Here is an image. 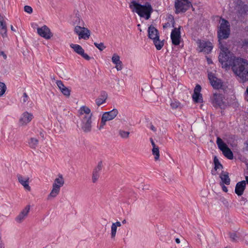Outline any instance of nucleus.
Returning a JSON list of instances; mask_svg holds the SVG:
<instances>
[{"mask_svg": "<svg viewBox=\"0 0 248 248\" xmlns=\"http://www.w3.org/2000/svg\"><path fill=\"white\" fill-rule=\"evenodd\" d=\"M219 48L221 51L218 56V61L222 67L226 70L231 66L232 68L237 58L229 51L226 45H219Z\"/></svg>", "mask_w": 248, "mask_h": 248, "instance_id": "nucleus-1", "label": "nucleus"}, {"mask_svg": "<svg viewBox=\"0 0 248 248\" xmlns=\"http://www.w3.org/2000/svg\"><path fill=\"white\" fill-rule=\"evenodd\" d=\"M232 69L243 81L248 80V62L247 60L237 58Z\"/></svg>", "mask_w": 248, "mask_h": 248, "instance_id": "nucleus-2", "label": "nucleus"}, {"mask_svg": "<svg viewBox=\"0 0 248 248\" xmlns=\"http://www.w3.org/2000/svg\"><path fill=\"white\" fill-rule=\"evenodd\" d=\"M129 7L133 12L137 13L140 16L145 17L146 19L150 18L153 11L151 5L148 2H146L144 5H141L135 0H132Z\"/></svg>", "mask_w": 248, "mask_h": 248, "instance_id": "nucleus-3", "label": "nucleus"}, {"mask_svg": "<svg viewBox=\"0 0 248 248\" xmlns=\"http://www.w3.org/2000/svg\"><path fill=\"white\" fill-rule=\"evenodd\" d=\"M219 23L220 25L217 31L219 45H226L222 40L228 38L230 35V24L228 20L222 18Z\"/></svg>", "mask_w": 248, "mask_h": 248, "instance_id": "nucleus-4", "label": "nucleus"}, {"mask_svg": "<svg viewBox=\"0 0 248 248\" xmlns=\"http://www.w3.org/2000/svg\"><path fill=\"white\" fill-rule=\"evenodd\" d=\"M217 144L218 148L222 152L223 155L229 159H232L233 155L232 152L219 137L217 139Z\"/></svg>", "mask_w": 248, "mask_h": 248, "instance_id": "nucleus-5", "label": "nucleus"}, {"mask_svg": "<svg viewBox=\"0 0 248 248\" xmlns=\"http://www.w3.org/2000/svg\"><path fill=\"white\" fill-rule=\"evenodd\" d=\"M191 6V2L188 0H176L174 4L175 13H185Z\"/></svg>", "mask_w": 248, "mask_h": 248, "instance_id": "nucleus-6", "label": "nucleus"}, {"mask_svg": "<svg viewBox=\"0 0 248 248\" xmlns=\"http://www.w3.org/2000/svg\"><path fill=\"white\" fill-rule=\"evenodd\" d=\"M118 114V111L116 108H114L111 111L104 112L101 118V122L99 129H101L103 128L104 126L106 124V122L113 120Z\"/></svg>", "mask_w": 248, "mask_h": 248, "instance_id": "nucleus-7", "label": "nucleus"}, {"mask_svg": "<svg viewBox=\"0 0 248 248\" xmlns=\"http://www.w3.org/2000/svg\"><path fill=\"white\" fill-rule=\"evenodd\" d=\"M223 95L220 93H214L210 99L212 105L215 108H223L225 107V102L223 101Z\"/></svg>", "mask_w": 248, "mask_h": 248, "instance_id": "nucleus-8", "label": "nucleus"}, {"mask_svg": "<svg viewBox=\"0 0 248 248\" xmlns=\"http://www.w3.org/2000/svg\"><path fill=\"white\" fill-rule=\"evenodd\" d=\"M75 32L78 35L79 39H83L87 40L89 38L90 36V31L87 28L81 27L80 26L77 25L75 27Z\"/></svg>", "mask_w": 248, "mask_h": 248, "instance_id": "nucleus-9", "label": "nucleus"}, {"mask_svg": "<svg viewBox=\"0 0 248 248\" xmlns=\"http://www.w3.org/2000/svg\"><path fill=\"white\" fill-rule=\"evenodd\" d=\"M92 117L91 116H83L80 117L81 123V128L84 132H89L92 129Z\"/></svg>", "mask_w": 248, "mask_h": 248, "instance_id": "nucleus-10", "label": "nucleus"}, {"mask_svg": "<svg viewBox=\"0 0 248 248\" xmlns=\"http://www.w3.org/2000/svg\"><path fill=\"white\" fill-rule=\"evenodd\" d=\"M37 31L40 36L47 40L50 39L53 36L50 29L46 25H44L41 28H38Z\"/></svg>", "mask_w": 248, "mask_h": 248, "instance_id": "nucleus-11", "label": "nucleus"}, {"mask_svg": "<svg viewBox=\"0 0 248 248\" xmlns=\"http://www.w3.org/2000/svg\"><path fill=\"white\" fill-rule=\"evenodd\" d=\"M170 38L173 45L178 46L180 44L181 39L180 27L178 28H175L172 30L170 34Z\"/></svg>", "mask_w": 248, "mask_h": 248, "instance_id": "nucleus-12", "label": "nucleus"}, {"mask_svg": "<svg viewBox=\"0 0 248 248\" xmlns=\"http://www.w3.org/2000/svg\"><path fill=\"white\" fill-rule=\"evenodd\" d=\"M208 78L214 89H219L222 88V83L221 79L217 78L213 74L210 73L208 74Z\"/></svg>", "mask_w": 248, "mask_h": 248, "instance_id": "nucleus-13", "label": "nucleus"}, {"mask_svg": "<svg viewBox=\"0 0 248 248\" xmlns=\"http://www.w3.org/2000/svg\"><path fill=\"white\" fill-rule=\"evenodd\" d=\"M70 46L77 53L81 56L85 60L89 61L91 59V57L84 53V49L80 45L71 44Z\"/></svg>", "mask_w": 248, "mask_h": 248, "instance_id": "nucleus-14", "label": "nucleus"}, {"mask_svg": "<svg viewBox=\"0 0 248 248\" xmlns=\"http://www.w3.org/2000/svg\"><path fill=\"white\" fill-rule=\"evenodd\" d=\"M30 210V205H27L25 208L16 217V220L18 223L21 222L28 215Z\"/></svg>", "mask_w": 248, "mask_h": 248, "instance_id": "nucleus-15", "label": "nucleus"}, {"mask_svg": "<svg viewBox=\"0 0 248 248\" xmlns=\"http://www.w3.org/2000/svg\"><path fill=\"white\" fill-rule=\"evenodd\" d=\"M148 37L154 40L155 39L156 37H159L158 30L153 25H150L148 29Z\"/></svg>", "mask_w": 248, "mask_h": 248, "instance_id": "nucleus-16", "label": "nucleus"}, {"mask_svg": "<svg viewBox=\"0 0 248 248\" xmlns=\"http://www.w3.org/2000/svg\"><path fill=\"white\" fill-rule=\"evenodd\" d=\"M32 118L33 115L32 114L28 112H25L22 114L19 119V122L22 124H26L31 122Z\"/></svg>", "mask_w": 248, "mask_h": 248, "instance_id": "nucleus-17", "label": "nucleus"}, {"mask_svg": "<svg viewBox=\"0 0 248 248\" xmlns=\"http://www.w3.org/2000/svg\"><path fill=\"white\" fill-rule=\"evenodd\" d=\"M200 47L202 48V50L205 53H209L212 48L213 46L212 44L209 42H202L200 45Z\"/></svg>", "mask_w": 248, "mask_h": 248, "instance_id": "nucleus-18", "label": "nucleus"}, {"mask_svg": "<svg viewBox=\"0 0 248 248\" xmlns=\"http://www.w3.org/2000/svg\"><path fill=\"white\" fill-rule=\"evenodd\" d=\"M7 28L6 22L4 21V18L0 20V34L3 38L6 37L7 36Z\"/></svg>", "mask_w": 248, "mask_h": 248, "instance_id": "nucleus-19", "label": "nucleus"}, {"mask_svg": "<svg viewBox=\"0 0 248 248\" xmlns=\"http://www.w3.org/2000/svg\"><path fill=\"white\" fill-rule=\"evenodd\" d=\"M112 62L116 65V68L118 71L122 69V62L120 60V57L114 54L112 57Z\"/></svg>", "mask_w": 248, "mask_h": 248, "instance_id": "nucleus-20", "label": "nucleus"}, {"mask_svg": "<svg viewBox=\"0 0 248 248\" xmlns=\"http://www.w3.org/2000/svg\"><path fill=\"white\" fill-rule=\"evenodd\" d=\"M80 117L87 116V115L92 117L93 114L91 113V109L87 107L83 106L80 107L79 110Z\"/></svg>", "mask_w": 248, "mask_h": 248, "instance_id": "nucleus-21", "label": "nucleus"}, {"mask_svg": "<svg viewBox=\"0 0 248 248\" xmlns=\"http://www.w3.org/2000/svg\"><path fill=\"white\" fill-rule=\"evenodd\" d=\"M107 97L108 94L106 92H101L100 97L97 98L95 100V102L97 105L98 106H100L101 105L105 103L107 98Z\"/></svg>", "mask_w": 248, "mask_h": 248, "instance_id": "nucleus-22", "label": "nucleus"}, {"mask_svg": "<svg viewBox=\"0 0 248 248\" xmlns=\"http://www.w3.org/2000/svg\"><path fill=\"white\" fill-rule=\"evenodd\" d=\"M220 178L223 184L230 185V179L228 172L222 171L220 174Z\"/></svg>", "mask_w": 248, "mask_h": 248, "instance_id": "nucleus-23", "label": "nucleus"}, {"mask_svg": "<svg viewBox=\"0 0 248 248\" xmlns=\"http://www.w3.org/2000/svg\"><path fill=\"white\" fill-rule=\"evenodd\" d=\"M17 178L19 182L22 185V186H29L30 181L29 177H23L21 175H18Z\"/></svg>", "mask_w": 248, "mask_h": 248, "instance_id": "nucleus-24", "label": "nucleus"}, {"mask_svg": "<svg viewBox=\"0 0 248 248\" xmlns=\"http://www.w3.org/2000/svg\"><path fill=\"white\" fill-rule=\"evenodd\" d=\"M61 187H53L50 194L47 196V200H51V198L56 197L59 193Z\"/></svg>", "mask_w": 248, "mask_h": 248, "instance_id": "nucleus-25", "label": "nucleus"}, {"mask_svg": "<svg viewBox=\"0 0 248 248\" xmlns=\"http://www.w3.org/2000/svg\"><path fill=\"white\" fill-rule=\"evenodd\" d=\"M238 12L242 16L247 14L248 13V5L244 3L239 4Z\"/></svg>", "mask_w": 248, "mask_h": 248, "instance_id": "nucleus-26", "label": "nucleus"}, {"mask_svg": "<svg viewBox=\"0 0 248 248\" xmlns=\"http://www.w3.org/2000/svg\"><path fill=\"white\" fill-rule=\"evenodd\" d=\"M156 39L153 40L154 44L155 45L157 50H160L163 46L164 43V40L160 41L159 37H156Z\"/></svg>", "mask_w": 248, "mask_h": 248, "instance_id": "nucleus-27", "label": "nucleus"}, {"mask_svg": "<svg viewBox=\"0 0 248 248\" xmlns=\"http://www.w3.org/2000/svg\"><path fill=\"white\" fill-rule=\"evenodd\" d=\"M192 98L195 103H198L202 102V96L201 93H193Z\"/></svg>", "mask_w": 248, "mask_h": 248, "instance_id": "nucleus-28", "label": "nucleus"}, {"mask_svg": "<svg viewBox=\"0 0 248 248\" xmlns=\"http://www.w3.org/2000/svg\"><path fill=\"white\" fill-rule=\"evenodd\" d=\"M64 184V179L62 174H59L58 178H56L52 186H62Z\"/></svg>", "mask_w": 248, "mask_h": 248, "instance_id": "nucleus-29", "label": "nucleus"}, {"mask_svg": "<svg viewBox=\"0 0 248 248\" xmlns=\"http://www.w3.org/2000/svg\"><path fill=\"white\" fill-rule=\"evenodd\" d=\"M214 163L215 165L214 169L216 170L217 169H223L222 165L220 163L219 160L216 156L214 157Z\"/></svg>", "mask_w": 248, "mask_h": 248, "instance_id": "nucleus-30", "label": "nucleus"}, {"mask_svg": "<svg viewBox=\"0 0 248 248\" xmlns=\"http://www.w3.org/2000/svg\"><path fill=\"white\" fill-rule=\"evenodd\" d=\"M29 145L31 148L34 149L38 144V140L35 138H31L29 142Z\"/></svg>", "mask_w": 248, "mask_h": 248, "instance_id": "nucleus-31", "label": "nucleus"}, {"mask_svg": "<svg viewBox=\"0 0 248 248\" xmlns=\"http://www.w3.org/2000/svg\"><path fill=\"white\" fill-rule=\"evenodd\" d=\"M152 154L154 155H155V160H158L159 158L160 154L158 147L156 148H153L152 149Z\"/></svg>", "mask_w": 248, "mask_h": 248, "instance_id": "nucleus-32", "label": "nucleus"}, {"mask_svg": "<svg viewBox=\"0 0 248 248\" xmlns=\"http://www.w3.org/2000/svg\"><path fill=\"white\" fill-rule=\"evenodd\" d=\"M103 167V162L102 161H99L97 166L93 169V172L99 174V172L101 170Z\"/></svg>", "mask_w": 248, "mask_h": 248, "instance_id": "nucleus-33", "label": "nucleus"}, {"mask_svg": "<svg viewBox=\"0 0 248 248\" xmlns=\"http://www.w3.org/2000/svg\"><path fill=\"white\" fill-rule=\"evenodd\" d=\"M246 187H235V193L238 196H241L245 189Z\"/></svg>", "mask_w": 248, "mask_h": 248, "instance_id": "nucleus-34", "label": "nucleus"}, {"mask_svg": "<svg viewBox=\"0 0 248 248\" xmlns=\"http://www.w3.org/2000/svg\"><path fill=\"white\" fill-rule=\"evenodd\" d=\"M117 232V227L114 225V224H112L111 227V237L114 238L116 236Z\"/></svg>", "mask_w": 248, "mask_h": 248, "instance_id": "nucleus-35", "label": "nucleus"}, {"mask_svg": "<svg viewBox=\"0 0 248 248\" xmlns=\"http://www.w3.org/2000/svg\"><path fill=\"white\" fill-rule=\"evenodd\" d=\"M6 87L5 84L0 82V96H2L5 92Z\"/></svg>", "mask_w": 248, "mask_h": 248, "instance_id": "nucleus-36", "label": "nucleus"}, {"mask_svg": "<svg viewBox=\"0 0 248 248\" xmlns=\"http://www.w3.org/2000/svg\"><path fill=\"white\" fill-rule=\"evenodd\" d=\"M229 235L232 242H235L237 241L238 236L235 232H230Z\"/></svg>", "mask_w": 248, "mask_h": 248, "instance_id": "nucleus-37", "label": "nucleus"}, {"mask_svg": "<svg viewBox=\"0 0 248 248\" xmlns=\"http://www.w3.org/2000/svg\"><path fill=\"white\" fill-rule=\"evenodd\" d=\"M119 135L123 138H128L129 135V132L120 130L119 131Z\"/></svg>", "mask_w": 248, "mask_h": 248, "instance_id": "nucleus-38", "label": "nucleus"}, {"mask_svg": "<svg viewBox=\"0 0 248 248\" xmlns=\"http://www.w3.org/2000/svg\"><path fill=\"white\" fill-rule=\"evenodd\" d=\"M94 45L100 51L103 50L106 48V46H104L103 43H94Z\"/></svg>", "mask_w": 248, "mask_h": 248, "instance_id": "nucleus-39", "label": "nucleus"}, {"mask_svg": "<svg viewBox=\"0 0 248 248\" xmlns=\"http://www.w3.org/2000/svg\"><path fill=\"white\" fill-rule=\"evenodd\" d=\"M62 93L66 96H69L70 95L71 91L66 87L64 88L62 91H61Z\"/></svg>", "mask_w": 248, "mask_h": 248, "instance_id": "nucleus-40", "label": "nucleus"}, {"mask_svg": "<svg viewBox=\"0 0 248 248\" xmlns=\"http://www.w3.org/2000/svg\"><path fill=\"white\" fill-rule=\"evenodd\" d=\"M56 84L61 91L66 87L61 80H57Z\"/></svg>", "mask_w": 248, "mask_h": 248, "instance_id": "nucleus-41", "label": "nucleus"}, {"mask_svg": "<svg viewBox=\"0 0 248 248\" xmlns=\"http://www.w3.org/2000/svg\"><path fill=\"white\" fill-rule=\"evenodd\" d=\"M219 201L224 205L225 206L228 207L229 205V202L227 199H226L224 197H220Z\"/></svg>", "mask_w": 248, "mask_h": 248, "instance_id": "nucleus-42", "label": "nucleus"}, {"mask_svg": "<svg viewBox=\"0 0 248 248\" xmlns=\"http://www.w3.org/2000/svg\"><path fill=\"white\" fill-rule=\"evenodd\" d=\"M24 9V11L28 14H31L32 12V9L30 6H28V5L25 6Z\"/></svg>", "mask_w": 248, "mask_h": 248, "instance_id": "nucleus-43", "label": "nucleus"}, {"mask_svg": "<svg viewBox=\"0 0 248 248\" xmlns=\"http://www.w3.org/2000/svg\"><path fill=\"white\" fill-rule=\"evenodd\" d=\"M99 177V174H97L94 172H93L92 176V181L93 183H95L96 181L98 180Z\"/></svg>", "mask_w": 248, "mask_h": 248, "instance_id": "nucleus-44", "label": "nucleus"}, {"mask_svg": "<svg viewBox=\"0 0 248 248\" xmlns=\"http://www.w3.org/2000/svg\"><path fill=\"white\" fill-rule=\"evenodd\" d=\"M180 103L177 101H174L171 103L170 106L172 108H177L179 106Z\"/></svg>", "mask_w": 248, "mask_h": 248, "instance_id": "nucleus-45", "label": "nucleus"}, {"mask_svg": "<svg viewBox=\"0 0 248 248\" xmlns=\"http://www.w3.org/2000/svg\"><path fill=\"white\" fill-rule=\"evenodd\" d=\"M201 89V86L199 84H197L195 87L194 93H200Z\"/></svg>", "mask_w": 248, "mask_h": 248, "instance_id": "nucleus-46", "label": "nucleus"}, {"mask_svg": "<svg viewBox=\"0 0 248 248\" xmlns=\"http://www.w3.org/2000/svg\"><path fill=\"white\" fill-rule=\"evenodd\" d=\"M76 18L75 21V24H78V25H81L82 23L83 22L82 20L80 19L79 16H77L76 15V16L75 17Z\"/></svg>", "mask_w": 248, "mask_h": 248, "instance_id": "nucleus-47", "label": "nucleus"}, {"mask_svg": "<svg viewBox=\"0 0 248 248\" xmlns=\"http://www.w3.org/2000/svg\"><path fill=\"white\" fill-rule=\"evenodd\" d=\"M246 186V181L245 180H243L240 182H238L235 186Z\"/></svg>", "mask_w": 248, "mask_h": 248, "instance_id": "nucleus-48", "label": "nucleus"}, {"mask_svg": "<svg viewBox=\"0 0 248 248\" xmlns=\"http://www.w3.org/2000/svg\"><path fill=\"white\" fill-rule=\"evenodd\" d=\"M28 98L29 97L27 94L26 93H24L23 95V102L24 103L26 102V101H27Z\"/></svg>", "mask_w": 248, "mask_h": 248, "instance_id": "nucleus-49", "label": "nucleus"}, {"mask_svg": "<svg viewBox=\"0 0 248 248\" xmlns=\"http://www.w3.org/2000/svg\"><path fill=\"white\" fill-rule=\"evenodd\" d=\"M245 147L244 150L247 151L248 152V141H246L244 142Z\"/></svg>", "mask_w": 248, "mask_h": 248, "instance_id": "nucleus-50", "label": "nucleus"}, {"mask_svg": "<svg viewBox=\"0 0 248 248\" xmlns=\"http://www.w3.org/2000/svg\"><path fill=\"white\" fill-rule=\"evenodd\" d=\"M243 46H248V39H244L243 42Z\"/></svg>", "mask_w": 248, "mask_h": 248, "instance_id": "nucleus-51", "label": "nucleus"}, {"mask_svg": "<svg viewBox=\"0 0 248 248\" xmlns=\"http://www.w3.org/2000/svg\"><path fill=\"white\" fill-rule=\"evenodd\" d=\"M112 224H114V225L117 228V227L121 226V223L120 221H117L115 223H113Z\"/></svg>", "mask_w": 248, "mask_h": 248, "instance_id": "nucleus-52", "label": "nucleus"}, {"mask_svg": "<svg viewBox=\"0 0 248 248\" xmlns=\"http://www.w3.org/2000/svg\"><path fill=\"white\" fill-rule=\"evenodd\" d=\"M0 55H2L5 60L7 59V55L5 54V53L3 51L0 52Z\"/></svg>", "mask_w": 248, "mask_h": 248, "instance_id": "nucleus-53", "label": "nucleus"}, {"mask_svg": "<svg viewBox=\"0 0 248 248\" xmlns=\"http://www.w3.org/2000/svg\"><path fill=\"white\" fill-rule=\"evenodd\" d=\"M169 19L170 20V22L172 24V27H174L175 21H174L173 17L172 16H171V17H170Z\"/></svg>", "mask_w": 248, "mask_h": 248, "instance_id": "nucleus-54", "label": "nucleus"}, {"mask_svg": "<svg viewBox=\"0 0 248 248\" xmlns=\"http://www.w3.org/2000/svg\"><path fill=\"white\" fill-rule=\"evenodd\" d=\"M150 128L152 131L154 132L156 131V128L153 124H151Z\"/></svg>", "mask_w": 248, "mask_h": 248, "instance_id": "nucleus-55", "label": "nucleus"}, {"mask_svg": "<svg viewBox=\"0 0 248 248\" xmlns=\"http://www.w3.org/2000/svg\"><path fill=\"white\" fill-rule=\"evenodd\" d=\"M0 248H5L4 244L2 241H1V242H0Z\"/></svg>", "mask_w": 248, "mask_h": 248, "instance_id": "nucleus-56", "label": "nucleus"}, {"mask_svg": "<svg viewBox=\"0 0 248 248\" xmlns=\"http://www.w3.org/2000/svg\"><path fill=\"white\" fill-rule=\"evenodd\" d=\"M222 187V190L224 192H227L228 191V188H227L228 187Z\"/></svg>", "mask_w": 248, "mask_h": 248, "instance_id": "nucleus-57", "label": "nucleus"}, {"mask_svg": "<svg viewBox=\"0 0 248 248\" xmlns=\"http://www.w3.org/2000/svg\"><path fill=\"white\" fill-rule=\"evenodd\" d=\"M246 93H247V96L246 97V99L248 102V87H247V90H246Z\"/></svg>", "mask_w": 248, "mask_h": 248, "instance_id": "nucleus-58", "label": "nucleus"}, {"mask_svg": "<svg viewBox=\"0 0 248 248\" xmlns=\"http://www.w3.org/2000/svg\"><path fill=\"white\" fill-rule=\"evenodd\" d=\"M170 26V23H169V22H167L166 23L164 26H163V28H167V27L168 26Z\"/></svg>", "mask_w": 248, "mask_h": 248, "instance_id": "nucleus-59", "label": "nucleus"}, {"mask_svg": "<svg viewBox=\"0 0 248 248\" xmlns=\"http://www.w3.org/2000/svg\"><path fill=\"white\" fill-rule=\"evenodd\" d=\"M175 242L177 244H179L180 243V240L179 238H175Z\"/></svg>", "mask_w": 248, "mask_h": 248, "instance_id": "nucleus-60", "label": "nucleus"}, {"mask_svg": "<svg viewBox=\"0 0 248 248\" xmlns=\"http://www.w3.org/2000/svg\"><path fill=\"white\" fill-rule=\"evenodd\" d=\"M25 189V190L27 191H31V187H24Z\"/></svg>", "mask_w": 248, "mask_h": 248, "instance_id": "nucleus-61", "label": "nucleus"}, {"mask_svg": "<svg viewBox=\"0 0 248 248\" xmlns=\"http://www.w3.org/2000/svg\"><path fill=\"white\" fill-rule=\"evenodd\" d=\"M152 146H153V148H156V147H158V146H157L155 145V142L152 143Z\"/></svg>", "mask_w": 248, "mask_h": 248, "instance_id": "nucleus-62", "label": "nucleus"}, {"mask_svg": "<svg viewBox=\"0 0 248 248\" xmlns=\"http://www.w3.org/2000/svg\"><path fill=\"white\" fill-rule=\"evenodd\" d=\"M40 135L41 136V137L43 139H44V133H43V132H41L40 133Z\"/></svg>", "mask_w": 248, "mask_h": 248, "instance_id": "nucleus-63", "label": "nucleus"}, {"mask_svg": "<svg viewBox=\"0 0 248 248\" xmlns=\"http://www.w3.org/2000/svg\"><path fill=\"white\" fill-rule=\"evenodd\" d=\"M246 184H248V176H246Z\"/></svg>", "mask_w": 248, "mask_h": 248, "instance_id": "nucleus-64", "label": "nucleus"}]
</instances>
